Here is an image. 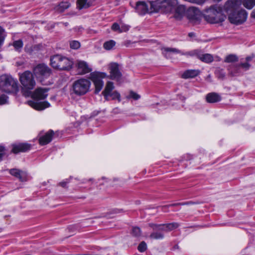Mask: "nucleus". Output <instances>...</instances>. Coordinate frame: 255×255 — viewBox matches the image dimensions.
<instances>
[{"instance_id": "obj_13", "label": "nucleus", "mask_w": 255, "mask_h": 255, "mask_svg": "<svg viewBox=\"0 0 255 255\" xmlns=\"http://www.w3.org/2000/svg\"><path fill=\"white\" fill-rule=\"evenodd\" d=\"M186 15L187 18L190 20H198L201 17V12L198 8L192 6L187 9Z\"/></svg>"}, {"instance_id": "obj_38", "label": "nucleus", "mask_w": 255, "mask_h": 255, "mask_svg": "<svg viewBox=\"0 0 255 255\" xmlns=\"http://www.w3.org/2000/svg\"><path fill=\"white\" fill-rule=\"evenodd\" d=\"M140 96L137 93L130 91L129 96L127 97L128 98H132L134 100H137L140 98Z\"/></svg>"}, {"instance_id": "obj_32", "label": "nucleus", "mask_w": 255, "mask_h": 255, "mask_svg": "<svg viewBox=\"0 0 255 255\" xmlns=\"http://www.w3.org/2000/svg\"><path fill=\"white\" fill-rule=\"evenodd\" d=\"M141 231L140 229L138 227H133L132 228L131 234V235L135 237H138L140 236Z\"/></svg>"}, {"instance_id": "obj_50", "label": "nucleus", "mask_w": 255, "mask_h": 255, "mask_svg": "<svg viewBox=\"0 0 255 255\" xmlns=\"http://www.w3.org/2000/svg\"><path fill=\"white\" fill-rule=\"evenodd\" d=\"M38 46L37 45H34V46L32 47V49H31V50L29 51V52H31L34 49H36V48L38 47Z\"/></svg>"}, {"instance_id": "obj_47", "label": "nucleus", "mask_w": 255, "mask_h": 255, "mask_svg": "<svg viewBox=\"0 0 255 255\" xmlns=\"http://www.w3.org/2000/svg\"><path fill=\"white\" fill-rule=\"evenodd\" d=\"M194 204V203L191 201L179 203V204H180V205H191V204Z\"/></svg>"}, {"instance_id": "obj_3", "label": "nucleus", "mask_w": 255, "mask_h": 255, "mask_svg": "<svg viewBox=\"0 0 255 255\" xmlns=\"http://www.w3.org/2000/svg\"><path fill=\"white\" fill-rule=\"evenodd\" d=\"M0 90L7 93L16 94L19 91L17 80L8 75H3L0 77Z\"/></svg>"}, {"instance_id": "obj_30", "label": "nucleus", "mask_w": 255, "mask_h": 255, "mask_svg": "<svg viewBox=\"0 0 255 255\" xmlns=\"http://www.w3.org/2000/svg\"><path fill=\"white\" fill-rule=\"evenodd\" d=\"M149 237L155 240L162 239L164 238V235L161 232H153L150 234Z\"/></svg>"}, {"instance_id": "obj_15", "label": "nucleus", "mask_w": 255, "mask_h": 255, "mask_svg": "<svg viewBox=\"0 0 255 255\" xmlns=\"http://www.w3.org/2000/svg\"><path fill=\"white\" fill-rule=\"evenodd\" d=\"M28 105L33 109L41 111L50 106V104L47 101L38 102L37 101H29L28 102Z\"/></svg>"}, {"instance_id": "obj_40", "label": "nucleus", "mask_w": 255, "mask_h": 255, "mask_svg": "<svg viewBox=\"0 0 255 255\" xmlns=\"http://www.w3.org/2000/svg\"><path fill=\"white\" fill-rule=\"evenodd\" d=\"M111 28L113 31H118L120 33V26L118 23H114L111 27Z\"/></svg>"}, {"instance_id": "obj_37", "label": "nucleus", "mask_w": 255, "mask_h": 255, "mask_svg": "<svg viewBox=\"0 0 255 255\" xmlns=\"http://www.w3.org/2000/svg\"><path fill=\"white\" fill-rule=\"evenodd\" d=\"M112 97L113 100L118 99L119 102L121 101V95L117 91H114L110 93V96Z\"/></svg>"}, {"instance_id": "obj_29", "label": "nucleus", "mask_w": 255, "mask_h": 255, "mask_svg": "<svg viewBox=\"0 0 255 255\" xmlns=\"http://www.w3.org/2000/svg\"><path fill=\"white\" fill-rule=\"evenodd\" d=\"M116 44V42L114 40H110L109 41H106L104 43L103 47L104 48L108 50H111Z\"/></svg>"}, {"instance_id": "obj_36", "label": "nucleus", "mask_w": 255, "mask_h": 255, "mask_svg": "<svg viewBox=\"0 0 255 255\" xmlns=\"http://www.w3.org/2000/svg\"><path fill=\"white\" fill-rule=\"evenodd\" d=\"M251 67V64H249L248 62H245V63H241L240 64L237 65V68H239L240 67H241L243 68L245 70H248L250 69Z\"/></svg>"}, {"instance_id": "obj_45", "label": "nucleus", "mask_w": 255, "mask_h": 255, "mask_svg": "<svg viewBox=\"0 0 255 255\" xmlns=\"http://www.w3.org/2000/svg\"><path fill=\"white\" fill-rule=\"evenodd\" d=\"M179 205H180V204H179V203H174V204H169V205H165V206H162L161 208H162V211H164V209L168 208H169L170 207H174V206H179Z\"/></svg>"}, {"instance_id": "obj_5", "label": "nucleus", "mask_w": 255, "mask_h": 255, "mask_svg": "<svg viewBox=\"0 0 255 255\" xmlns=\"http://www.w3.org/2000/svg\"><path fill=\"white\" fill-rule=\"evenodd\" d=\"M204 17L209 23H218L224 21L226 16L223 13L221 7L212 6L207 9Z\"/></svg>"}, {"instance_id": "obj_25", "label": "nucleus", "mask_w": 255, "mask_h": 255, "mask_svg": "<svg viewBox=\"0 0 255 255\" xmlns=\"http://www.w3.org/2000/svg\"><path fill=\"white\" fill-rule=\"evenodd\" d=\"M242 4L247 9H251L255 6V0H243Z\"/></svg>"}, {"instance_id": "obj_14", "label": "nucleus", "mask_w": 255, "mask_h": 255, "mask_svg": "<svg viewBox=\"0 0 255 255\" xmlns=\"http://www.w3.org/2000/svg\"><path fill=\"white\" fill-rule=\"evenodd\" d=\"M12 152L15 154L19 152H25L29 150L31 148V145L27 143H21L13 144Z\"/></svg>"}, {"instance_id": "obj_1", "label": "nucleus", "mask_w": 255, "mask_h": 255, "mask_svg": "<svg viewBox=\"0 0 255 255\" xmlns=\"http://www.w3.org/2000/svg\"><path fill=\"white\" fill-rule=\"evenodd\" d=\"M108 69L110 75H108L105 72L95 71L90 74L89 79L93 82L96 94L98 93L103 88L104 81L103 79L106 77L113 80L120 81L122 77V74L119 69V65L117 63H111L109 65Z\"/></svg>"}, {"instance_id": "obj_23", "label": "nucleus", "mask_w": 255, "mask_h": 255, "mask_svg": "<svg viewBox=\"0 0 255 255\" xmlns=\"http://www.w3.org/2000/svg\"><path fill=\"white\" fill-rule=\"evenodd\" d=\"M197 57L202 61L206 63H210L213 61V57L210 54H198Z\"/></svg>"}, {"instance_id": "obj_42", "label": "nucleus", "mask_w": 255, "mask_h": 255, "mask_svg": "<svg viewBox=\"0 0 255 255\" xmlns=\"http://www.w3.org/2000/svg\"><path fill=\"white\" fill-rule=\"evenodd\" d=\"M3 29L0 26V47L4 40V36L3 35Z\"/></svg>"}, {"instance_id": "obj_51", "label": "nucleus", "mask_w": 255, "mask_h": 255, "mask_svg": "<svg viewBox=\"0 0 255 255\" xmlns=\"http://www.w3.org/2000/svg\"><path fill=\"white\" fill-rule=\"evenodd\" d=\"M252 16L254 18H255V9L252 12Z\"/></svg>"}, {"instance_id": "obj_55", "label": "nucleus", "mask_w": 255, "mask_h": 255, "mask_svg": "<svg viewBox=\"0 0 255 255\" xmlns=\"http://www.w3.org/2000/svg\"><path fill=\"white\" fill-rule=\"evenodd\" d=\"M64 24L65 26H67L68 25V23H67V22L64 23Z\"/></svg>"}, {"instance_id": "obj_41", "label": "nucleus", "mask_w": 255, "mask_h": 255, "mask_svg": "<svg viewBox=\"0 0 255 255\" xmlns=\"http://www.w3.org/2000/svg\"><path fill=\"white\" fill-rule=\"evenodd\" d=\"M186 1H187L188 2H191V3H194L198 4H202L204 3L205 1V0H185Z\"/></svg>"}, {"instance_id": "obj_34", "label": "nucleus", "mask_w": 255, "mask_h": 255, "mask_svg": "<svg viewBox=\"0 0 255 255\" xmlns=\"http://www.w3.org/2000/svg\"><path fill=\"white\" fill-rule=\"evenodd\" d=\"M13 46L16 50L19 51L23 46V43L22 40H18L13 42Z\"/></svg>"}, {"instance_id": "obj_11", "label": "nucleus", "mask_w": 255, "mask_h": 255, "mask_svg": "<svg viewBox=\"0 0 255 255\" xmlns=\"http://www.w3.org/2000/svg\"><path fill=\"white\" fill-rule=\"evenodd\" d=\"M49 89L38 88L32 93L31 92L30 95L33 99L36 100H43L47 98L48 96L47 92Z\"/></svg>"}, {"instance_id": "obj_17", "label": "nucleus", "mask_w": 255, "mask_h": 255, "mask_svg": "<svg viewBox=\"0 0 255 255\" xmlns=\"http://www.w3.org/2000/svg\"><path fill=\"white\" fill-rule=\"evenodd\" d=\"M9 172L11 175L18 178L20 181L23 182L26 180V174L22 171L13 168L10 169Z\"/></svg>"}, {"instance_id": "obj_2", "label": "nucleus", "mask_w": 255, "mask_h": 255, "mask_svg": "<svg viewBox=\"0 0 255 255\" xmlns=\"http://www.w3.org/2000/svg\"><path fill=\"white\" fill-rule=\"evenodd\" d=\"M177 0H157L149 2L151 12L159 10L165 13L173 12V10L178 4Z\"/></svg>"}, {"instance_id": "obj_28", "label": "nucleus", "mask_w": 255, "mask_h": 255, "mask_svg": "<svg viewBox=\"0 0 255 255\" xmlns=\"http://www.w3.org/2000/svg\"><path fill=\"white\" fill-rule=\"evenodd\" d=\"M238 61V57L236 55L230 54L226 56L224 61L226 63H232Z\"/></svg>"}, {"instance_id": "obj_16", "label": "nucleus", "mask_w": 255, "mask_h": 255, "mask_svg": "<svg viewBox=\"0 0 255 255\" xmlns=\"http://www.w3.org/2000/svg\"><path fill=\"white\" fill-rule=\"evenodd\" d=\"M136 12L140 15H144L148 12H151L148 9L147 4L143 1H138L135 7ZM150 10L151 9L150 8Z\"/></svg>"}, {"instance_id": "obj_10", "label": "nucleus", "mask_w": 255, "mask_h": 255, "mask_svg": "<svg viewBox=\"0 0 255 255\" xmlns=\"http://www.w3.org/2000/svg\"><path fill=\"white\" fill-rule=\"evenodd\" d=\"M76 66L78 74L80 75H84L92 71V68L89 65L88 63L85 61L77 60Z\"/></svg>"}, {"instance_id": "obj_39", "label": "nucleus", "mask_w": 255, "mask_h": 255, "mask_svg": "<svg viewBox=\"0 0 255 255\" xmlns=\"http://www.w3.org/2000/svg\"><path fill=\"white\" fill-rule=\"evenodd\" d=\"M8 102V97L5 95H2L0 96V105L7 104Z\"/></svg>"}, {"instance_id": "obj_12", "label": "nucleus", "mask_w": 255, "mask_h": 255, "mask_svg": "<svg viewBox=\"0 0 255 255\" xmlns=\"http://www.w3.org/2000/svg\"><path fill=\"white\" fill-rule=\"evenodd\" d=\"M162 54L164 55V56L166 58H169L171 57V53H179L182 55H190V56H193L195 54V51H191L187 52L186 53H183L180 50H179L178 49L174 48H169V47H165L162 48Z\"/></svg>"}, {"instance_id": "obj_4", "label": "nucleus", "mask_w": 255, "mask_h": 255, "mask_svg": "<svg viewBox=\"0 0 255 255\" xmlns=\"http://www.w3.org/2000/svg\"><path fill=\"white\" fill-rule=\"evenodd\" d=\"M19 81L22 86L23 91L24 92L25 96H29L31 94V90L33 89L36 85L33 74L29 71H26L21 74H19Z\"/></svg>"}, {"instance_id": "obj_21", "label": "nucleus", "mask_w": 255, "mask_h": 255, "mask_svg": "<svg viewBox=\"0 0 255 255\" xmlns=\"http://www.w3.org/2000/svg\"><path fill=\"white\" fill-rule=\"evenodd\" d=\"M114 88V83L112 82L109 81L107 83L105 88L102 92L103 95L106 99L110 96V93H112Z\"/></svg>"}, {"instance_id": "obj_8", "label": "nucleus", "mask_w": 255, "mask_h": 255, "mask_svg": "<svg viewBox=\"0 0 255 255\" xmlns=\"http://www.w3.org/2000/svg\"><path fill=\"white\" fill-rule=\"evenodd\" d=\"M248 13L244 9L234 11L231 12L228 16L230 22L235 24H241L247 19Z\"/></svg>"}, {"instance_id": "obj_19", "label": "nucleus", "mask_w": 255, "mask_h": 255, "mask_svg": "<svg viewBox=\"0 0 255 255\" xmlns=\"http://www.w3.org/2000/svg\"><path fill=\"white\" fill-rule=\"evenodd\" d=\"M186 8L183 5L176 6L173 10L174 16L176 19H181L185 14Z\"/></svg>"}, {"instance_id": "obj_53", "label": "nucleus", "mask_w": 255, "mask_h": 255, "mask_svg": "<svg viewBox=\"0 0 255 255\" xmlns=\"http://www.w3.org/2000/svg\"><path fill=\"white\" fill-rule=\"evenodd\" d=\"M122 210H119V209H116L115 210V213H120L121 212Z\"/></svg>"}, {"instance_id": "obj_20", "label": "nucleus", "mask_w": 255, "mask_h": 255, "mask_svg": "<svg viewBox=\"0 0 255 255\" xmlns=\"http://www.w3.org/2000/svg\"><path fill=\"white\" fill-rule=\"evenodd\" d=\"M206 100L209 103H214L220 102L221 100V97L218 93L212 92L206 95Z\"/></svg>"}, {"instance_id": "obj_52", "label": "nucleus", "mask_w": 255, "mask_h": 255, "mask_svg": "<svg viewBox=\"0 0 255 255\" xmlns=\"http://www.w3.org/2000/svg\"><path fill=\"white\" fill-rule=\"evenodd\" d=\"M188 35H189V36H190V37H192V36H195V34H194V33H193V32H190V33H189L188 34Z\"/></svg>"}, {"instance_id": "obj_43", "label": "nucleus", "mask_w": 255, "mask_h": 255, "mask_svg": "<svg viewBox=\"0 0 255 255\" xmlns=\"http://www.w3.org/2000/svg\"><path fill=\"white\" fill-rule=\"evenodd\" d=\"M129 30V26L127 25H122L120 26V33L126 32Z\"/></svg>"}, {"instance_id": "obj_6", "label": "nucleus", "mask_w": 255, "mask_h": 255, "mask_svg": "<svg viewBox=\"0 0 255 255\" xmlns=\"http://www.w3.org/2000/svg\"><path fill=\"white\" fill-rule=\"evenodd\" d=\"M73 64L72 60L61 55H55L50 58V65L55 69L69 70L72 68Z\"/></svg>"}, {"instance_id": "obj_9", "label": "nucleus", "mask_w": 255, "mask_h": 255, "mask_svg": "<svg viewBox=\"0 0 255 255\" xmlns=\"http://www.w3.org/2000/svg\"><path fill=\"white\" fill-rule=\"evenodd\" d=\"M33 73L42 82L43 79L50 76L51 70L46 65L39 64L33 68Z\"/></svg>"}, {"instance_id": "obj_48", "label": "nucleus", "mask_w": 255, "mask_h": 255, "mask_svg": "<svg viewBox=\"0 0 255 255\" xmlns=\"http://www.w3.org/2000/svg\"><path fill=\"white\" fill-rule=\"evenodd\" d=\"M254 57V55L253 54L252 56H247L246 58V62H249L251 61L253 58Z\"/></svg>"}, {"instance_id": "obj_27", "label": "nucleus", "mask_w": 255, "mask_h": 255, "mask_svg": "<svg viewBox=\"0 0 255 255\" xmlns=\"http://www.w3.org/2000/svg\"><path fill=\"white\" fill-rule=\"evenodd\" d=\"M215 74L217 78L221 80L224 79L226 76V74L224 72V70L220 68H217L216 69Z\"/></svg>"}, {"instance_id": "obj_56", "label": "nucleus", "mask_w": 255, "mask_h": 255, "mask_svg": "<svg viewBox=\"0 0 255 255\" xmlns=\"http://www.w3.org/2000/svg\"><path fill=\"white\" fill-rule=\"evenodd\" d=\"M92 179H90L89 180V181H92Z\"/></svg>"}, {"instance_id": "obj_49", "label": "nucleus", "mask_w": 255, "mask_h": 255, "mask_svg": "<svg viewBox=\"0 0 255 255\" xmlns=\"http://www.w3.org/2000/svg\"><path fill=\"white\" fill-rule=\"evenodd\" d=\"M60 5L61 7H63L65 8H67L69 7V4L68 3L62 2Z\"/></svg>"}, {"instance_id": "obj_44", "label": "nucleus", "mask_w": 255, "mask_h": 255, "mask_svg": "<svg viewBox=\"0 0 255 255\" xmlns=\"http://www.w3.org/2000/svg\"><path fill=\"white\" fill-rule=\"evenodd\" d=\"M5 153V148L2 146L0 145V161L2 160Z\"/></svg>"}, {"instance_id": "obj_46", "label": "nucleus", "mask_w": 255, "mask_h": 255, "mask_svg": "<svg viewBox=\"0 0 255 255\" xmlns=\"http://www.w3.org/2000/svg\"><path fill=\"white\" fill-rule=\"evenodd\" d=\"M69 182V181L68 179H66L59 183V185L61 186H62L63 188H66L67 184Z\"/></svg>"}, {"instance_id": "obj_54", "label": "nucleus", "mask_w": 255, "mask_h": 255, "mask_svg": "<svg viewBox=\"0 0 255 255\" xmlns=\"http://www.w3.org/2000/svg\"><path fill=\"white\" fill-rule=\"evenodd\" d=\"M234 2H235V0H229L228 1V3H233Z\"/></svg>"}, {"instance_id": "obj_22", "label": "nucleus", "mask_w": 255, "mask_h": 255, "mask_svg": "<svg viewBox=\"0 0 255 255\" xmlns=\"http://www.w3.org/2000/svg\"><path fill=\"white\" fill-rule=\"evenodd\" d=\"M199 74V71L196 70H187L182 75L181 77L183 79L193 78Z\"/></svg>"}, {"instance_id": "obj_18", "label": "nucleus", "mask_w": 255, "mask_h": 255, "mask_svg": "<svg viewBox=\"0 0 255 255\" xmlns=\"http://www.w3.org/2000/svg\"><path fill=\"white\" fill-rule=\"evenodd\" d=\"M53 134V131L50 130L45 135L39 138V143L42 145L48 144L51 141Z\"/></svg>"}, {"instance_id": "obj_7", "label": "nucleus", "mask_w": 255, "mask_h": 255, "mask_svg": "<svg viewBox=\"0 0 255 255\" xmlns=\"http://www.w3.org/2000/svg\"><path fill=\"white\" fill-rule=\"evenodd\" d=\"M91 85V82L88 79L80 78L73 82L72 92L77 96H83L89 91Z\"/></svg>"}, {"instance_id": "obj_33", "label": "nucleus", "mask_w": 255, "mask_h": 255, "mask_svg": "<svg viewBox=\"0 0 255 255\" xmlns=\"http://www.w3.org/2000/svg\"><path fill=\"white\" fill-rule=\"evenodd\" d=\"M80 43L77 40H73L70 42V48L73 49H78L80 47Z\"/></svg>"}, {"instance_id": "obj_24", "label": "nucleus", "mask_w": 255, "mask_h": 255, "mask_svg": "<svg viewBox=\"0 0 255 255\" xmlns=\"http://www.w3.org/2000/svg\"><path fill=\"white\" fill-rule=\"evenodd\" d=\"M77 5L79 9L86 8L90 6L88 0H77Z\"/></svg>"}, {"instance_id": "obj_31", "label": "nucleus", "mask_w": 255, "mask_h": 255, "mask_svg": "<svg viewBox=\"0 0 255 255\" xmlns=\"http://www.w3.org/2000/svg\"><path fill=\"white\" fill-rule=\"evenodd\" d=\"M165 227L166 228L167 232L172 231L179 227V224L177 223L173 222L171 223L165 224Z\"/></svg>"}, {"instance_id": "obj_35", "label": "nucleus", "mask_w": 255, "mask_h": 255, "mask_svg": "<svg viewBox=\"0 0 255 255\" xmlns=\"http://www.w3.org/2000/svg\"><path fill=\"white\" fill-rule=\"evenodd\" d=\"M137 249L139 252L142 253L147 249V245L145 242H141L138 245Z\"/></svg>"}, {"instance_id": "obj_26", "label": "nucleus", "mask_w": 255, "mask_h": 255, "mask_svg": "<svg viewBox=\"0 0 255 255\" xmlns=\"http://www.w3.org/2000/svg\"><path fill=\"white\" fill-rule=\"evenodd\" d=\"M149 226L153 228L154 230L163 231L167 232L165 224H154L150 223L149 224Z\"/></svg>"}]
</instances>
